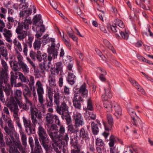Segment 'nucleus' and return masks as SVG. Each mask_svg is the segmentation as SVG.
I'll list each match as a JSON object with an SVG mask.
<instances>
[{"mask_svg":"<svg viewBox=\"0 0 153 153\" xmlns=\"http://www.w3.org/2000/svg\"><path fill=\"white\" fill-rule=\"evenodd\" d=\"M68 107L65 101L61 103L60 105H57L56 108V110L57 112L60 115H62L66 113L65 112L68 111Z\"/></svg>","mask_w":153,"mask_h":153,"instance_id":"obj_11","label":"nucleus"},{"mask_svg":"<svg viewBox=\"0 0 153 153\" xmlns=\"http://www.w3.org/2000/svg\"><path fill=\"white\" fill-rule=\"evenodd\" d=\"M80 137H82V139L86 140L89 139L88 134L86 131H85L83 128H82L79 131Z\"/></svg>","mask_w":153,"mask_h":153,"instance_id":"obj_28","label":"nucleus"},{"mask_svg":"<svg viewBox=\"0 0 153 153\" xmlns=\"http://www.w3.org/2000/svg\"><path fill=\"white\" fill-rule=\"evenodd\" d=\"M7 106L11 111L13 112V117L16 121L19 120V117H18V112L19 109L17 104L14 101V99L12 98L11 99L7 100Z\"/></svg>","mask_w":153,"mask_h":153,"instance_id":"obj_4","label":"nucleus"},{"mask_svg":"<svg viewBox=\"0 0 153 153\" xmlns=\"http://www.w3.org/2000/svg\"><path fill=\"white\" fill-rule=\"evenodd\" d=\"M105 91V94H103L102 96V99L104 102L107 101L108 98H110L112 97V94L110 91L109 89H104Z\"/></svg>","mask_w":153,"mask_h":153,"instance_id":"obj_24","label":"nucleus"},{"mask_svg":"<svg viewBox=\"0 0 153 153\" xmlns=\"http://www.w3.org/2000/svg\"><path fill=\"white\" fill-rule=\"evenodd\" d=\"M20 103L21 105H19V107L22 108L24 110L27 111L29 109V107L26 104H23L22 103V101L20 102Z\"/></svg>","mask_w":153,"mask_h":153,"instance_id":"obj_59","label":"nucleus"},{"mask_svg":"<svg viewBox=\"0 0 153 153\" xmlns=\"http://www.w3.org/2000/svg\"><path fill=\"white\" fill-rule=\"evenodd\" d=\"M41 17V15L40 14H39L38 16L36 15L33 19V25H36L39 21H40Z\"/></svg>","mask_w":153,"mask_h":153,"instance_id":"obj_52","label":"nucleus"},{"mask_svg":"<svg viewBox=\"0 0 153 153\" xmlns=\"http://www.w3.org/2000/svg\"><path fill=\"white\" fill-rule=\"evenodd\" d=\"M25 104L28 105L29 107L30 108H31L33 107L32 103L28 99L27 97H25Z\"/></svg>","mask_w":153,"mask_h":153,"instance_id":"obj_61","label":"nucleus"},{"mask_svg":"<svg viewBox=\"0 0 153 153\" xmlns=\"http://www.w3.org/2000/svg\"><path fill=\"white\" fill-rule=\"evenodd\" d=\"M115 103L114 101H105L103 102V106L106 108L107 112H111L113 111V108Z\"/></svg>","mask_w":153,"mask_h":153,"instance_id":"obj_18","label":"nucleus"},{"mask_svg":"<svg viewBox=\"0 0 153 153\" xmlns=\"http://www.w3.org/2000/svg\"><path fill=\"white\" fill-rule=\"evenodd\" d=\"M4 33H3V35L6 38H10V37L12 36V33L10 30L4 29Z\"/></svg>","mask_w":153,"mask_h":153,"instance_id":"obj_46","label":"nucleus"},{"mask_svg":"<svg viewBox=\"0 0 153 153\" xmlns=\"http://www.w3.org/2000/svg\"><path fill=\"white\" fill-rule=\"evenodd\" d=\"M18 76H19V79H20L22 82H29V80L28 78L25 77L23 75L22 73L21 72H18Z\"/></svg>","mask_w":153,"mask_h":153,"instance_id":"obj_41","label":"nucleus"},{"mask_svg":"<svg viewBox=\"0 0 153 153\" xmlns=\"http://www.w3.org/2000/svg\"><path fill=\"white\" fill-rule=\"evenodd\" d=\"M111 29L113 32L114 33H117L115 35L117 38L120 37L118 34L120 30L117 27L115 24H114L113 25L111 26Z\"/></svg>","mask_w":153,"mask_h":153,"instance_id":"obj_37","label":"nucleus"},{"mask_svg":"<svg viewBox=\"0 0 153 153\" xmlns=\"http://www.w3.org/2000/svg\"><path fill=\"white\" fill-rule=\"evenodd\" d=\"M1 55L4 57L7 60L8 59L7 58V50L4 47H0V58L1 57Z\"/></svg>","mask_w":153,"mask_h":153,"instance_id":"obj_38","label":"nucleus"},{"mask_svg":"<svg viewBox=\"0 0 153 153\" xmlns=\"http://www.w3.org/2000/svg\"><path fill=\"white\" fill-rule=\"evenodd\" d=\"M8 127H5L4 130L7 134L10 136V137L13 139V135H14L15 137L18 138L19 134L16 132L14 126L12 123V121L10 120L7 122Z\"/></svg>","mask_w":153,"mask_h":153,"instance_id":"obj_6","label":"nucleus"},{"mask_svg":"<svg viewBox=\"0 0 153 153\" xmlns=\"http://www.w3.org/2000/svg\"><path fill=\"white\" fill-rule=\"evenodd\" d=\"M128 113L131 116L132 119H133V118H135L136 117H138L135 112L134 110L132 108H130L128 110Z\"/></svg>","mask_w":153,"mask_h":153,"instance_id":"obj_51","label":"nucleus"},{"mask_svg":"<svg viewBox=\"0 0 153 153\" xmlns=\"http://www.w3.org/2000/svg\"><path fill=\"white\" fill-rule=\"evenodd\" d=\"M32 11V10L29 9L28 10H24L21 11L19 13L20 17H25V19L24 20H25L26 19H31L30 17H29L28 19L27 18L31 14ZM24 21L25 20H24Z\"/></svg>","mask_w":153,"mask_h":153,"instance_id":"obj_27","label":"nucleus"},{"mask_svg":"<svg viewBox=\"0 0 153 153\" xmlns=\"http://www.w3.org/2000/svg\"><path fill=\"white\" fill-rule=\"evenodd\" d=\"M18 72H15L14 73L12 72H11L10 82L12 85L16 83V80L18 77Z\"/></svg>","mask_w":153,"mask_h":153,"instance_id":"obj_30","label":"nucleus"},{"mask_svg":"<svg viewBox=\"0 0 153 153\" xmlns=\"http://www.w3.org/2000/svg\"><path fill=\"white\" fill-rule=\"evenodd\" d=\"M129 81L138 91L143 95L146 94V92L144 90L134 79L131 78H129Z\"/></svg>","mask_w":153,"mask_h":153,"instance_id":"obj_14","label":"nucleus"},{"mask_svg":"<svg viewBox=\"0 0 153 153\" xmlns=\"http://www.w3.org/2000/svg\"><path fill=\"white\" fill-rule=\"evenodd\" d=\"M62 64L61 62H57L56 63L53 67L51 68V72L54 73L56 75H58L59 73L61 74L62 72Z\"/></svg>","mask_w":153,"mask_h":153,"instance_id":"obj_9","label":"nucleus"},{"mask_svg":"<svg viewBox=\"0 0 153 153\" xmlns=\"http://www.w3.org/2000/svg\"><path fill=\"white\" fill-rule=\"evenodd\" d=\"M38 134L39 137L40 141L47 138L48 135L45 131L43 127L40 125L38 127Z\"/></svg>","mask_w":153,"mask_h":153,"instance_id":"obj_15","label":"nucleus"},{"mask_svg":"<svg viewBox=\"0 0 153 153\" xmlns=\"http://www.w3.org/2000/svg\"><path fill=\"white\" fill-rule=\"evenodd\" d=\"M34 106L32 107L31 108H30L31 111V116H35L36 117H37L38 118H42V115L41 112H39L38 111H36V108L34 107Z\"/></svg>","mask_w":153,"mask_h":153,"instance_id":"obj_29","label":"nucleus"},{"mask_svg":"<svg viewBox=\"0 0 153 153\" xmlns=\"http://www.w3.org/2000/svg\"><path fill=\"white\" fill-rule=\"evenodd\" d=\"M13 43L19 51H21L22 49L21 43L15 39L13 41Z\"/></svg>","mask_w":153,"mask_h":153,"instance_id":"obj_47","label":"nucleus"},{"mask_svg":"<svg viewBox=\"0 0 153 153\" xmlns=\"http://www.w3.org/2000/svg\"><path fill=\"white\" fill-rule=\"evenodd\" d=\"M58 132H50L48 134L52 140V142L56 143V142H60V141H57V140L59 137V135L58 134Z\"/></svg>","mask_w":153,"mask_h":153,"instance_id":"obj_26","label":"nucleus"},{"mask_svg":"<svg viewBox=\"0 0 153 153\" xmlns=\"http://www.w3.org/2000/svg\"><path fill=\"white\" fill-rule=\"evenodd\" d=\"M48 128L47 129V131L48 134L50 133V132H58V129L57 126L55 124L49 125V126L47 125Z\"/></svg>","mask_w":153,"mask_h":153,"instance_id":"obj_34","label":"nucleus"},{"mask_svg":"<svg viewBox=\"0 0 153 153\" xmlns=\"http://www.w3.org/2000/svg\"><path fill=\"white\" fill-rule=\"evenodd\" d=\"M63 93L66 95L68 96L70 94V88L66 85H65L63 87Z\"/></svg>","mask_w":153,"mask_h":153,"instance_id":"obj_56","label":"nucleus"},{"mask_svg":"<svg viewBox=\"0 0 153 153\" xmlns=\"http://www.w3.org/2000/svg\"><path fill=\"white\" fill-rule=\"evenodd\" d=\"M74 120L75 121V126L76 127L82 125L83 122L81 114L78 112L76 113L74 115Z\"/></svg>","mask_w":153,"mask_h":153,"instance_id":"obj_13","label":"nucleus"},{"mask_svg":"<svg viewBox=\"0 0 153 153\" xmlns=\"http://www.w3.org/2000/svg\"><path fill=\"white\" fill-rule=\"evenodd\" d=\"M61 117L63 119H65L66 120V123L68 125L71 124L72 122L71 118L68 112L62 115Z\"/></svg>","mask_w":153,"mask_h":153,"instance_id":"obj_32","label":"nucleus"},{"mask_svg":"<svg viewBox=\"0 0 153 153\" xmlns=\"http://www.w3.org/2000/svg\"><path fill=\"white\" fill-rule=\"evenodd\" d=\"M56 74L51 72L48 78V81L49 85L52 87H53L56 86L55 76Z\"/></svg>","mask_w":153,"mask_h":153,"instance_id":"obj_23","label":"nucleus"},{"mask_svg":"<svg viewBox=\"0 0 153 153\" xmlns=\"http://www.w3.org/2000/svg\"><path fill=\"white\" fill-rule=\"evenodd\" d=\"M32 22L30 19H25L24 22H19L18 23L17 26L16 30V33L19 35L17 36V38L20 40H23L27 35V31L23 30V28L25 30L29 29V25L31 24Z\"/></svg>","mask_w":153,"mask_h":153,"instance_id":"obj_2","label":"nucleus"},{"mask_svg":"<svg viewBox=\"0 0 153 153\" xmlns=\"http://www.w3.org/2000/svg\"><path fill=\"white\" fill-rule=\"evenodd\" d=\"M37 51V53H36V58L39 62H41L42 61V53L40 51Z\"/></svg>","mask_w":153,"mask_h":153,"instance_id":"obj_62","label":"nucleus"},{"mask_svg":"<svg viewBox=\"0 0 153 153\" xmlns=\"http://www.w3.org/2000/svg\"><path fill=\"white\" fill-rule=\"evenodd\" d=\"M34 148L31 149V153H41L42 149L41 146L40 145L38 140L37 138H35Z\"/></svg>","mask_w":153,"mask_h":153,"instance_id":"obj_16","label":"nucleus"},{"mask_svg":"<svg viewBox=\"0 0 153 153\" xmlns=\"http://www.w3.org/2000/svg\"><path fill=\"white\" fill-rule=\"evenodd\" d=\"M10 65H13V67L12 68L13 70L15 71V72H17L18 69V64L17 62L16 61H12L10 63Z\"/></svg>","mask_w":153,"mask_h":153,"instance_id":"obj_49","label":"nucleus"},{"mask_svg":"<svg viewBox=\"0 0 153 153\" xmlns=\"http://www.w3.org/2000/svg\"><path fill=\"white\" fill-rule=\"evenodd\" d=\"M23 93L25 98V97H27V96L31 97L32 95L31 91L28 87H26L25 89V91Z\"/></svg>","mask_w":153,"mask_h":153,"instance_id":"obj_43","label":"nucleus"},{"mask_svg":"<svg viewBox=\"0 0 153 153\" xmlns=\"http://www.w3.org/2000/svg\"><path fill=\"white\" fill-rule=\"evenodd\" d=\"M13 98L16 102L17 104V105H21L20 102L22 101V92L20 90H16L14 92V97L11 96L10 98L8 97L7 98L6 103L7 105V101L8 100L11 99Z\"/></svg>","mask_w":153,"mask_h":153,"instance_id":"obj_8","label":"nucleus"},{"mask_svg":"<svg viewBox=\"0 0 153 153\" xmlns=\"http://www.w3.org/2000/svg\"><path fill=\"white\" fill-rule=\"evenodd\" d=\"M21 140L22 145L24 146H25L27 144L26 137L25 134H22Z\"/></svg>","mask_w":153,"mask_h":153,"instance_id":"obj_60","label":"nucleus"},{"mask_svg":"<svg viewBox=\"0 0 153 153\" xmlns=\"http://www.w3.org/2000/svg\"><path fill=\"white\" fill-rule=\"evenodd\" d=\"M137 57L139 60L140 61H141L143 62H146L149 65H153V63L149 60H148L146 59L143 56H141L140 55H137Z\"/></svg>","mask_w":153,"mask_h":153,"instance_id":"obj_40","label":"nucleus"},{"mask_svg":"<svg viewBox=\"0 0 153 153\" xmlns=\"http://www.w3.org/2000/svg\"><path fill=\"white\" fill-rule=\"evenodd\" d=\"M24 125L25 128H27L32 126L30 120H27L24 117H23Z\"/></svg>","mask_w":153,"mask_h":153,"instance_id":"obj_48","label":"nucleus"},{"mask_svg":"<svg viewBox=\"0 0 153 153\" xmlns=\"http://www.w3.org/2000/svg\"><path fill=\"white\" fill-rule=\"evenodd\" d=\"M87 108L88 110L93 111L94 109L92 105V102L91 99L88 100L87 102Z\"/></svg>","mask_w":153,"mask_h":153,"instance_id":"obj_53","label":"nucleus"},{"mask_svg":"<svg viewBox=\"0 0 153 153\" xmlns=\"http://www.w3.org/2000/svg\"><path fill=\"white\" fill-rule=\"evenodd\" d=\"M5 146V143L4 140L3 134L2 133H0V148Z\"/></svg>","mask_w":153,"mask_h":153,"instance_id":"obj_55","label":"nucleus"},{"mask_svg":"<svg viewBox=\"0 0 153 153\" xmlns=\"http://www.w3.org/2000/svg\"><path fill=\"white\" fill-rule=\"evenodd\" d=\"M132 120V123L134 128L137 130H140L141 129H143V123L140 118L136 117L135 118H133Z\"/></svg>","mask_w":153,"mask_h":153,"instance_id":"obj_12","label":"nucleus"},{"mask_svg":"<svg viewBox=\"0 0 153 153\" xmlns=\"http://www.w3.org/2000/svg\"><path fill=\"white\" fill-rule=\"evenodd\" d=\"M96 145L99 147L102 146L104 145V143L102 140L99 138H97L96 140Z\"/></svg>","mask_w":153,"mask_h":153,"instance_id":"obj_50","label":"nucleus"},{"mask_svg":"<svg viewBox=\"0 0 153 153\" xmlns=\"http://www.w3.org/2000/svg\"><path fill=\"white\" fill-rule=\"evenodd\" d=\"M82 96L78 94V93H76L74 95V97L73 100V105L75 108L80 109L81 108V102L83 101V99Z\"/></svg>","mask_w":153,"mask_h":153,"instance_id":"obj_7","label":"nucleus"},{"mask_svg":"<svg viewBox=\"0 0 153 153\" xmlns=\"http://www.w3.org/2000/svg\"><path fill=\"white\" fill-rule=\"evenodd\" d=\"M107 117L108 124L106 123L104 121H103V123L104 125L105 130L108 131L112 128L114 124V121L113 118L111 114H108Z\"/></svg>","mask_w":153,"mask_h":153,"instance_id":"obj_10","label":"nucleus"},{"mask_svg":"<svg viewBox=\"0 0 153 153\" xmlns=\"http://www.w3.org/2000/svg\"><path fill=\"white\" fill-rule=\"evenodd\" d=\"M60 44H58L55 45L53 43H52L51 46L48 48V61H51L52 59L56 58L58 56V51L59 50Z\"/></svg>","mask_w":153,"mask_h":153,"instance_id":"obj_5","label":"nucleus"},{"mask_svg":"<svg viewBox=\"0 0 153 153\" xmlns=\"http://www.w3.org/2000/svg\"><path fill=\"white\" fill-rule=\"evenodd\" d=\"M91 127L92 132L93 134L95 135L97 134L99 131L98 125L93 122L91 123Z\"/></svg>","mask_w":153,"mask_h":153,"instance_id":"obj_33","label":"nucleus"},{"mask_svg":"<svg viewBox=\"0 0 153 153\" xmlns=\"http://www.w3.org/2000/svg\"><path fill=\"white\" fill-rule=\"evenodd\" d=\"M103 42L106 47L109 50H111L114 53H116V52L114 48L107 40L106 39H104Z\"/></svg>","mask_w":153,"mask_h":153,"instance_id":"obj_35","label":"nucleus"},{"mask_svg":"<svg viewBox=\"0 0 153 153\" xmlns=\"http://www.w3.org/2000/svg\"><path fill=\"white\" fill-rule=\"evenodd\" d=\"M130 32L128 30L125 29L123 31L120 30L118 33H119L121 36V38L122 39L127 40L129 37Z\"/></svg>","mask_w":153,"mask_h":153,"instance_id":"obj_31","label":"nucleus"},{"mask_svg":"<svg viewBox=\"0 0 153 153\" xmlns=\"http://www.w3.org/2000/svg\"><path fill=\"white\" fill-rule=\"evenodd\" d=\"M54 98L55 103L57 105H59L60 103L59 100L60 98L59 94L58 93H55L54 94Z\"/></svg>","mask_w":153,"mask_h":153,"instance_id":"obj_42","label":"nucleus"},{"mask_svg":"<svg viewBox=\"0 0 153 153\" xmlns=\"http://www.w3.org/2000/svg\"><path fill=\"white\" fill-rule=\"evenodd\" d=\"M13 139L10 138H5L6 144L10 147L9 152L17 150V148L19 150L22 149V146L19 140V136L18 138H16L14 135L13 136Z\"/></svg>","mask_w":153,"mask_h":153,"instance_id":"obj_3","label":"nucleus"},{"mask_svg":"<svg viewBox=\"0 0 153 153\" xmlns=\"http://www.w3.org/2000/svg\"><path fill=\"white\" fill-rule=\"evenodd\" d=\"M42 118H38L37 117L35 116H31V119L33 125L35 126L37 123V120H40Z\"/></svg>","mask_w":153,"mask_h":153,"instance_id":"obj_57","label":"nucleus"},{"mask_svg":"<svg viewBox=\"0 0 153 153\" xmlns=\"http://www.w3.org/2000/svg\"><path fill=\"white\" fill-rule=\"evenodd\" d=\"M110 142L109 143V145L110 147H113L114 145V142L116 141V138H115V136L113 135H111L109 138Z\"/></svg>","mask_w":153,"mask_h":153,"instance_id":"obj_39","label":"nucleus"},{"mask_svg":"<svg viewBox=\"0 0 153 153\" xmlns=\"http://www.w3.org/2000/svg\"><path fill=\"white\" fill-rule=\"evenodd\" d=\"M113 109V111L115 112L114 113V115L119 118L122 114V111L120 106L115 102Z\"/></svg>","mask_w":153,"mask_h":153,"instance_id":"obj_21","label":"nucleus"},{"mask_svg":"<svg viewBox=\"0 0 153 153\" xmlns=\"http://www.w3.org/2000/svg\"><path fill=\"white\" fill-rule=\"evenodd\" d=\"M48 98H46V102L45 105L47 107H51L53 106V93L50 88L48 90Z\"/></svg>","mask_w":153,"mask_h":153,"instance_id":"obj_20","label":"nucleus"},{"mask_svg":"<svg viewBox=\"0 0 153 153\" xmlns=\"http://www.w3.org/2000/svg\"><path fill=\"white\" fill-rule=\"evenodd\" d=\"M21 57L22 56L17 57L18 63L20 67L22 69L23 72L25 74H26L29 72V69L27 65L22 60Z\"/></svg>","mask_w":153,"mask_h":153,"instance_id":"obj_17","label":"nucleus"},{"mask_svg":"<svg viewBox=\"0 0 153 153\" xmlns=\"http://www.w3.org/2000/svg\"><path fill=\"white\" fill-rule=\"evenodd\" d=\"M76 80V76L73 73L68 72L67 80L69 84L71 85H74Z\"/></svg>","mask_w":153,"mask_h":153,"instance_id":"obj_22","label":"nucleus"},{"mask_svg":"<svg viewBox=\"0 0 153 153\" xmlns=\"http://www.w3.org/2000/svg\"><path fill=\"white\" fill-rule=\"evenodd\" d=\"M77 92L82 96L83 98L86 97L87 96L88 91L86 89V85L85 83H83L80 86Z\"/></svg>","mask_w":153,"mask_h":153,"instance_id":"obj_19","label":"nucleus"},{"mask_svg":"<svg viewBox=\"0 0 153 153\" xmlns=\"http://www.w3.org/2000/svg\"><path fill=\"white\" fill-rule=\"evenodd\" d=\"M67 129L68 131L71 133H74L77 131L74 126L71 124L68 125Z\"/></svg>","mask_w":153,"mask_h":153,"instance_id":"obj_45","label":"nucleus"},{"mask_svg":"<svg viewBox=\"0 0 153 153\" xmlns=\"http://www.w3.org/2000/svg\"><path fill=\"white\" fill-rule=\"evenodd\" d=\"M37 92L38 96L42 95L44 93L43 88L42 87H40L37 89Z\"/></svg>","mask_w":153,"mask_h":153,"instance_id":"obj_64","label":"nucleus"},{"mask_svg":"<svg viewBox=\"0 0 153 153\" xmlns=\"http://www.w3.org/2000/svg\"><path fill=\"white\" fill-rule=\"evenodd\" d=\"M42 42L38 39H36L33 44V47L35 50H38L41 48Z\"/></svg>","mask_w":153,"mask_h":153,"instance_id":"obj_36","label":"nucleus"},{"mask_svg":"<svg viewBox=\"0 0 153 153\" xmlns=\"http://www.w3.org/2000/svg\"><path fill=\"white\" fill-rule=\"evenodd\" d=\"M46 150V153H51L53 149L56 153H61L62 149L61 142H53L50 141L48 138L40 141Z\"/></svg>","mask_w":153,"mask_h":153,"instance_id":"obj_1","label":"nucleus"},{"mask_svg":"<svg viewBox=\"0 0 153 153\" xmlns=\"http://www.w3.org/2000/svg\"><path fill=\"white\" fill-rule=\"evenodd\" d=\"M33 39L34 37L33 36H28V40L27 43V46L30 48L32 47V42Z\"/></svg>","mask_w":153,"mask_h":153,"instance_id":"obj_54","label":"nucleus"},{"mask_svg":"<svg viewBox=\"0 0 153 153\" xmlns=\"http://www.w3.org/2000/svg\"><path fill=\"white\" fill-rule=\"evenodd\" d=\"M54 116L51 113H48L45 117L46 122L47 125L49 126L52 124L53 122Z\"/></svg>","mask_w":153,"mask_h":153,"instance_id":"obj_25","label":"nucleus"},{"mask_svg":"<svg viewBox=\"0 0 153 153\" xmlns=\"http://www.w3.org/2000/svg\"><path fill=\"white\" fill-rule=\"evenodd\" d=\"M74 149H72L71 150V153H81L80 149L79 147L74 148Z\"/></svg>","mask_w":153,"mask_h":153,"instance_id":"obj_63","label":"nucleus"},{"mask_svg":"<svg viewBox=\"0 0 153 153\" xmlns=\"http://www.w3.org/2000/svg\"><path fill=\"white\" fill-rule=\"evenodd\" d=\"M60 126L59 129V135L61 136H62L63 134L65 132V129L63 125H59Z\"/></svg>","mask_w":153,"mask_h":153,"instance_id":"obj_58","label":"nucleus"},{"mask_svg":"<svg viewBox=\"0 0 153 153\" xmlns=\"http://www.w3.org/2000/svg\"><path fill=\"white\" fill-rule=\"evenodd\" d=\"M77 138L74 137L73 138H71L70 144L71 146H73L74 148L77 147H78L77 146Z\"/></svg>","mask_w":153,"mask_h":153,"instance_id":"obj_44","label":"nucleus"}]
</instances>
